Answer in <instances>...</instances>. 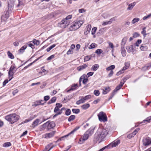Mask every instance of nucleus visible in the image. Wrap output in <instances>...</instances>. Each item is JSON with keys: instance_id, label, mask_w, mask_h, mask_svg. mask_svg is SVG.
<instances>
[{"instance_id": "1", "label": "nucleus", "mask_w": 151, "mask_h": 151, "mask_svg": "<svg viewBox=\"0 0 151 151\" xmlns=\"http://www.w3.org/2000/svg\"><path fill=\"white\" fill-rule=\"evenodd\" d=\"M19 116L15 114H11L5 116V119L11 124H13L19 119Z\"/></svg>"}, {"instance_id": "2", "label": "nucleus", "mask_w": 151, "mask_h": 151, "mask_svg": "<svg viewBox=\"0 0 151 151\" xmlns=\"http://www.w3.org/2000/svg\"><path fill=\"white\" fill-rule=\"evenodd\" d=\"M93 130L88 129L86 131L83 135L82 137L80 139V144L83 143L86 140L89 136H91L93 133Z\"/></svg>"}, {"instance_id": "3", "label": "nucleus", "mask_w": 151, "mask_h": 151, "mask_svg": "<svg viewBox=\"0 0 151 151\" xmlns=\"http://www.w3.org/2000/svg\"><path fill=\"white\" fill-rule=\"evenodd\" d=\"M83 20H78L74 21L73 22L70 27V30L73 31L78 29L84 23Z\"/></svg>"}, {"instance_id": "4", "label": "nucleus", "mask_w": 151, "mask_h": 151, "mask_svg": "<svg viewBox=\"0 0 151 151\" xmlns=\"http://www.w3.org/2000/svg\"><path fill=\"white\" fill-rule=\"evenodd\" d=\"M71 18L72 15H69L63 19L60 23V27L63 28H65L70 23V21L69 19Z\"/></svg>"}, {"instance_id": "5", "label": "nucleus", "mask_w": 151, "mask_h": 151, "mask_svg": "<svg viewBox=\"0 0 151 151\" xmlns=\"http://www.w3.org/2000/svg\"><path fill=\"white\" fill-rule=\"evenodd\" d=\"M16 71V68L15 66L12 65L10 69L8 72L9 78V81H10L14 77V74L15 73Z\"/></svg>"}, {"instance_id": "6", "label": "nucleus", "mask_w": 151, "mask_h": 151, "mask_svg": "<svg viewBox=\"0 0 151 151\" xmlns=\"http://www.w3.org/2000/svg\"><path fill=\"white\" fill-rule=\"evenodd\" d=\"M124 84V83L121 82L117 86L116 88L114 90L113 92L112 93L111 96L109 99V100H110L115 95V93H116L118 91L120 90L123 86Z\"/></svg>"}, {"instance_id": "7", "label": "nucleus", "mask_w": 151, "mask_h": 151, "mask_svg": "<svg viewBox=\"0 0 151 151\" xmlns=\"http://www.w3.org/2000/svg\"><path fill=\"white\" fill-rule=\"evenodd\" d=\"M143 142L144 145L145 146L149 145L151 144V141L149 137H147L143 140Z\"/></svg>"}, {"instance_id": "8", "label": "nucleus", "mask_w": 151, "mask_h": 151, "mask_svg": "<svg viewBox=\"0 0 151 151\" xmlns=\"http://www.w3.org/2000/svg\"><path fill=\"white\" fill-rule=\"evenodd\" d=\"M45 124L47 125V127L48 129H50L53 128L55 127V123L53 122H47Z\"/></svg>"}, {"instance_id": "9", "label": "nucleus", "mask_w": 151, "mask_h": 151, "mask_svg": "<svg viewBox=\"0 0 151 151\" xmlns=\"http://www.w3.org/2000/svg\"><path fill=\"white\" fill-rule=\"evenodd\" d=\"M91 28V27L90 24H88L86 26V27L85 29V31L84 33V34L85 35H87L89 33Z\"/></svg>"}, {"instance_id": "10", "label": "nucleus", "mask_w": 151, "mask_h": 151, "mask_svg": "<svg viewBox=\"0 0 151 151\" xmlns=\"http://www.w3.org/2000/svg\"><path fill=\"white\" fill-rule=\"evenodd\" d=\"M99 120L101 122L104 121V113L103 111H101L98 115Z\"/></svg>"}, {"instance_id": "11", "label": "nucleus", "mask_w": 151, "mask_h": 151, "mask_svg": "<svg viewBox=\"0 0 151 151\" xmlns=\"http://www.w3.org/2000/svg\"><path fill=\"white\" fill-rule=\"evenodd\" d=\"M40 120L39 119H37L35 120L32 124V127L34 128L35 127L40 124Z\"/></svg>"}, {"instance_id": "12", "label": "nucleus", "mask_w": 151, "mask_h": 151, "mask_svg": "<svg viewBox=\"0 0 151 151\" xmlns=\"http://www.w3.org/2000/svg\"><path fill=\"white\" fill-rule=\"evenodd\" d=\"M120 143V140H115L111 143V147H115L117 146Z\"/></svg>"}, {"instance_id": "13", "label": "nucleus", "mask_w": 151, "mask_h": 151, "mask_svg": "<svg viewBox=\"0 0 151 151\" xmlns=\"http://www.w3.org/2000/svg\"><path fill=\"white\" fill-rule=\"evenodd\" d=\"M44 101L42 100H40L37 101L35 103L34 105L35 106H36L40 105H44L45 102H43Z\"/></svg>"}, {"instance_id": "14", "label": "nucleus", "mask_w": 151, "mask_h": 151, "mask_svg": "<svg viewBox=\"0 0 151 151\" xmlns=\"http://www.w3.org/2000/svg\"><path fill=\"white\" fill-rule=\"evenodd\" d=\"M88 65L86 64H84L82 65H81L79 67H78L77 69L79 71H81L85 68H86L87 67Z\"/></svg>"}, {"instance_id": "15", "label": "nucleus", "mask_w": 151, "mask_h": 151, "mask_svg": "<svg viewBox=\"0 0 151 151\" xmlns=\"http://www.w3.org/2000/svg\"><path fill=\"white\" fill-rule=\"evenodd\" d=\"M127 40V37H124L122 40L121 42V47H124L126 42Z\"/></svg>"}, {"instance_id": "16", "label": "nucleus", "mask_w": 151, "mask_h": 151, "mask_svg": "<svg viewBox=\"0 0 151 151\" xmlns=\"http://www.w3.org/2000/svg\"><path fill=\"white\" fill-rule=\"evenodd\" d=\"M135 4L134 2L131 3L129 4L128 6L127 9V10H130L132 9L133 7L135 5Z\"/></svg>"}, {"instance_id": "17", "label": "nucleus", "mask_w": 151, "mask_h": 151, "mask_svg": "<svg viewBox=\"0 0 151 151\" xmlns=\"http://www.w3.org/2000/svg\"><path fill=\"white\" fill-rule=\"evenodd\" d=\"M126 49L128 52H130L133 50V46L132 45L127 46L126 47Z\"/></svg>"}, {"instance_id": "18", "label": "nucleus", "mask_w": 151, "mask_h": 151, "mask_svg": "<svg viewBox=\"0 0 151 151\" xmlns=\"http://www.w3.org/2000/svg\"><path fill=\"white\" fill-rule=\"evenodd\" d=\"M51 145V144H49L46 146L43 151H49L53 147V146H51L50 147Z\"/></svg>"}, {"instance_id": "19", "label": "nucleus", "mask_w": 151, "mask_h": 151, "mask_svg": "<svg viewBox=\"0 0 151 151\" xmlns=\"http://www.w3.org/2000/svg\"><path fill=\"white\" fill-rule=\"evenodd\" d=\"M85 102L83 99V97H81V99L76 102V104L77 105H79Z\"/></svg>"}, {"instance_id": "20", "label": "nucleus", "mask_w": 151, "mask_h": 151, "mask_svg": "<svg viewBox=\"0 0 151 151\" xmlns=\"http://www.w3.org/2000/svg\"><path fill=\"white\" fill-rule=\"evenodd\" d=\"M9 16H6L5 14H4L2 16L1 20L2 21H6L8 18H9Z\"/></svg>"}, {"instance_id": "21", "label": "nucleus", "mask_w": 151, "mask_h": 151, "mask_svg": "<svg viewBox=\"0 0 151 151\" xmlns=\"http://www.w3.org/2000/svg\"><path fill=\"white\" fill-rule=\"evenodd\" d=\"M121 51L122 56L123 57L125 56L126 55V52L124 48V47H121Z\"/></svg>"}, {"instance_id": "22", "label": "nucleus", "mask_w": 151, "mask_h": 151, "mask_svg": "<svg viewBox=\"0 0 151 151\" xmlns=\"http://www.w3.org/2000/svg\"><path fill=\"white\" fill-rule=\"evenodd\" d=\"M54 135V132H52L50 133L47 134H45V137L50 138L52 137Z\"/></svg>"}, {"instance_id": "23", "label": "nucleus", "mask_w": 151, "mask_h": 151, "mask_svg": "<svg viewBox=\"0 0 151 151\" xmlns=\"http://www.w3.org/2000/svg\"><path fill=\"white\" fill-rule=\"evenodd\" d=\"M77 87H78L77 84H74L73 86H72V87H71V88L70 89H69V90H68L67 91V92H68L70 91L75 90V89H76Z\"/></svg>"}, {"instance_id": "24", "label": "nucleus", "mask_w": 151, "mask_h": 151, "mask_svg": "<svg viewBox=\"0 0 151 151\" xmlns=\"http://www.w3.org/2000/svg\"><path fill=\"white\" fill-rule=\"evenodd\" d=\"M56 99V98L55 97H52L51 99L48 102V104H50L52 103H54Z\"/></svg>"}, {"instance_id": "25", "label": "nucleus", "mask_w": 151, "mask_h": 151, "mask_svg": "<svg viewBox=\"0 0 151 151\" xmlns=\"http://www.w3.org/2000/svg\"><path fill=\"white\" fill-rule=\"evenodd\" d=\"M11 11L9 10V8L6 9L4 12V14L6 16H9V14L11 12Z\"/></svg>"}, {"instance_id": "26", "label": "nucleus", "mask_w": 151, "mask_h": 151, "mask_svg": "<svg viewBox=\"0 0 151 151\" xmlns=\"http://www.w3.org/2000/svg\"><path fill=\"white\" fill-rule=\"evenodd\" d=\"M90 106V105L89 104H87L83 105L81 106L82 108L84 109H86L88 108Z\"/></svg>"}, {"instance_id": "27", "label": "nucleus", "mask_w": 151, "mask_h": 151, "mask_svg": "<svg viewBox=\"0 0 151 151\" xmlns=\"http://www.w3.org/2000/svg\"><path fill=\"white\" fill-rule=\"evenodd\" d=\"M99 66L98 64H95L93 65L91 68V70H93L94 71H95L98 69Z\"/></svg>"}, {"instance_id": "28", "label": "nucleus", "mask_w": 151, "mask_h": 151, "mask_svg": "<svg viewBox=\"0 0 151 151\" xmlns=\"http://www.w3.org/2000/svg\"><path fill=\"white\" fill-rule=\"evenodd\" d=\"M79 127H76L73 130H72V131H71L68 134L65 136V137H68L69 135L73 133L74 132H76L78 129H79Z\"/></svg>"}, {"instance_id": "29", "label": "nucleus", "mask_w": 151, "mask_h": 151, "mask_svg": "<svg viewBox=\"0 0 151 151\" xmlns=\"http://www.w3.org/2000/svg\"><path fill=\"white\" fill-rule=\"evenodd\" d=\"M82 76H83L84 78H83L82 79H83V84H85L88 81V79L87 78H86V75H83Z\"/></svg>"}, {"instance_id": "30", "label": "nucleus", "mask_w": 151, "mask_h": 151, "mask_svg": "<svg viewBox=\"0 0 151 151\" xmlns=\"http://www.w3.org/2000/svg\"><path fill=\"white\" fill-rule=\"evenodd\" d=\"M27 47V45H24L22 46L19 50V52H23L24 50H25Z\"/></svg>"}, {"instance_id": "31", "label": "nucleus", "mask_w": 151, "mask_h": 151, "mask_svg": "<svg viewBox=\"0 0 151 151\" xmlns=\"http://www.w3.org/2000/svg\"><path fill=\"white\" fill-rule=\"evenodd\" d=\"M115 68V66L114 65H112L108 67L106 69L107 71H109L110 70H112L113 69H114Z\"/></svg>"}, {"instance_id": "32", "label": "nucleus", "mask_w": 151, "mask_h": 151, "mask_svg": "<svg viewBox=\"0 0 151 151\" xmlns=\"http://www.w3.org/2000/svg\"><path fill=\"white\" fill-rule=\"evenodd\" d=\"M11 143L9 142H6L3 144V146L4 147H7L11 146Z\"/></svg>"}, {"instance_id": "33", "label": "nucleus", "mask_w": 151, "mask_h": 151, "mask_svg": "<svg viewBox=\"0 0 151 151\" xmlns=\"http://www.w3.org/2000/svg\"><path fill=\"white\" fill-rule=\"evenodd\" d=\"M75 116L74 115H72L70 116L69 118L68 119V120L69 122H71L74 119H75Z\"/></svg>"}, {"instance_id": "34", "label": "nucleus", "mask_w": 151, "mask_h": 151, "mask_svg": "<svg viewBox=\"0 0 151 151\" xmlns=\"http://www.w3.org/2000/svg\"><path fill=\"white\" fill-rule=\"evenodd\" d=\"M103 52V50H102L100 49H98L96 50L95 53L97 54L98 55H99Z\"/></svg>"}, {"instance_id": "35", "label": "nucleus", "mask_w": 151, "mask_h": 151, "mask_svg": "<svg viewBox=\"0 0 151 151\" xmlns=\"http://www.w3.org/2000/svg\"><path fill=\"white\" fill-rule=\"evenodd\" d=\"M110 124L107 127H106L104 129V134H106L105 133H106V134H108V132L109 131V130L110 129Z\"/></svg>"}, {"instance_id": "36", "label": "nucleus", "mask_w": 151, "mask_h": 151, "mask_svg": "<svg viewBox=\"0 0 151 151\" xmlns=\"http://www.w3.org/2000/svg\"><path fill=\"white\" fill-rule=\"evenodd\" d=\"M97 45L95 43H92L89 46V49H92L94 48L97 46Z\"/></svg>"}, {"instance_id": "37", "label": "nucleus", "mask_w": 151, "mask_h": 151, "mask_svg": "<svg viewBox=\"0 0 151 151\" xmlns=\"http://www.w3.org/2000/svg\"><path fill=\"white\" fill-rule=\"evenodd\" d=\"M56 46L55 44H53L51 46L49 47L46 50L47 52H49L50 50L52 49L54 47Z\"/></svg>"}, {"instance_id": "38", "label": "nucleus", "mask_w": 151, "mask_h": 151, "mask_svg": "<svg viewBox=\"0 0 151 151\" xmlns=\"http://www.w3.org/2000/svg\"><path fill=\"white\" fill-rule=\"evenodd\" d=\"M139 20V19L137 18H135L133 19L132 21V24H134L135 23L137 22Z\"/></svg>"}, {"instance_id": "39", "label": "nucleus", "mask_w": 151, "mask_h": 151, "mask_svg": "<svg viewBox=\"0 0 151 151\" xmlns=\"http://www.w3.org/2000/svg\"><path fill=\"white\" fill-rule=\"evenodd\" d=\"M110 88L109 87H106L105 88L104 90V94L107 93L108 92L110 91Z\"/></svg>"}, {"instance_id": "40", "label": "nucleus", "mask_w": 151, "mask_h": 151, "mask_svg": "<svg viewBox=\"0 0 151 151\" xmlns=\"http://www.w3.org/2000/svg\"><path fill=\"white\" fill-rule=\"evenodd\" d=\"M91 56H86L84 57V60L85 61H88L91 59Z\"/></svg>"}, {"instance_id": "41", "label": "nucleus", "mask_w": 151, "mask_h": 151, "mask_svg": "<svg viewBox=\"0 0 151 151\" xmlns=\"http://www.w3.org/2000/svg\"><path fill=\"white\" fill-rule=\"evenodd\" d=\"M129 64L128 63H125V66L122 69L123 70H124L127 69L129 67Z\"/></svg>"}, {"instance_id": "42", "label": "nucleus", "mask_w": 151, "mask_h": 151, "mask_svg": "<svg viewBox=\"0 0 151 151\" xmlns=\"http://www.w3.org/2000/svg\"><path fill=\"white\" fill-rule=\"evenodd\" d=\"M146 29V27H144L143 29H142V31L141 32V33L144 36V37H145L146 35H147L146 34V31H145V29Z\"/></svg>"}, {"instance_id": "43", "label": "nucleus", "mask_w": 151, "mask_h": 151, "mask_svg": "<svg viewBox=\"0 0 151 151\" xmlns=\"http://www.w3.org/2000/svg\"><path fill=\"white\" fill-rule=\"evenodd\" d=\"M72 111L73 113L78 114L80 112V109H73Z\"/></svg>"}, {"instance_id": "44", "label": "nucleus", "mask_w": 151, "mask_h": 151, "mask_svg": "<svg viewBox=\"0 0 151 151\" xmlns=\"http://www.w3.org/2000/svg\"><path fill=\"white\" fill-rule=\"evenodd\" d=\"M32 42L35 44L37 45H38L40 44V41L38 40H37L36 39H34L32 41Z\"/></svg>"}, {"instance_id": "45", "label": "nucleus", "mask_w": 151, "mask_h": 151, "mask_svg": "<svg viewBox=\"0 0 151 151\" xmlns=\"http://www.w3.org/2000/svg\"><path fill=\"white\" fill-rule=\"evenodd\" d=\"M139 128H137L131 134V135H132L133 137H134V136L136 135L137 132L139 130Z\"/></svg>"}, {"instance_id": "46", "label": "nucleus", "mask_w": 151, "mask_h": 151, "mask_svg": "<svg viewBox=\"0 0 151 151\" xmlns=\"http://www.w3.org/2000/svg\"><path fill=\"white\" fill-rule=\"evenodd\" d=\"M7 54L9 58L11 59H13L14 58V56L9 51H8L7 52Z\"/></svg>"}, {"instance_id": "47", "label": "nucleus", "mask_w": 151, "mask_h": 151, "mask_svg": "<svg viewBox=\"0 0 151 151\" xmlns=\"http://www.w3.org/2000/svg\"><path fill=\"white\" fill-rule=\"evenodd\" d=\"M32 41H31L30 42H28L27 43V45L29 46V47H30L32 49L34 48H35L34 47V45L32 44L31 43V42Z\"/></svg>"}, {"instance_id": "48", "label": "nucleus", "mask_w": 151, "mask_h": 151, "mask_svg": "<svg viewBox=\"0 0 151 151\" xmlns=\"http://www.w3.org/2000/svg\"><path fill=\"white\" fill-rule=\"evenodd\" d=\"M147 47L146 46H141L140 47V49L142 51H145L147 50Z\"/></svg>"}, {"instance_id": "49", "label": "nucleus", "mask_w": 151, "mask_h": 151, "mask_svg": "<svg viewBox=\"0 0 151 151\" xmlns=\"http://www.w3.org/2000/svg\"><path fill=\"white\" fill-rule=\"evenodd\" d=\"M91 97V96L90 95H88L85 96L84 97H83V99L85 102V101L88 100Z\"/></svg>"}, {"instance_id": "50", "label": "nucleus", "mask_w": 151, "mask_h": 151, "mask_svg": "<svg viewBox=\"0 0 151 151\" xmlns=\"http://www.w3.org/2000/svg\"><path fill=\"white\" fill-rule=\"evenodd\" d=\"M151 120V116L148 117L145 119L143 121V123H145V122H146V121L149 122Z\"/></svg>"}, {"instance_id": "51", "label": "nucleus", "mask_w": 151, "mask_h": 151, "mask_svg": "<svg viewBox=\"0 0 151 151\" xmlns=\"http://www.w3.org/2000/svg\"><path fill=\"white\" fill-rule=\"evenodd\" d=\"M141 42L142 40H138L135 43V45L137 46H139V45L141 43Z\"/></svg>"}, {"instance_id": "52", "label": "nucleus", "mask_w": 151, "mask_h": 151, "mask_svg": "<svg viewBox=\"0 0 151 151\" xmlns=\"http://www.w3.org/2000/svg\"><path fill=\"white\" fill-rule=\"evenodd\" d=\"M73 51L71 49H70L69 50L67 51V54L68 55H69L70 54H73Z\"/></svg>"}, {"instance_id": "53", "label": "nucleus", "mask_w": 151, "mask_h": 151, "mask_svg": "<svg viewBox=\"0 0 151 151\" xmlns=\"http://www.w3.org/2000/svg\"><path fill=\"white\" fill-rule=\"evenodd\" d=\"M94 94L96 96H98L99 94V91L98 90H95L94 91Z\"/></svg>"}, {"instance_id": "54", "label": "nucleus", "mask_w": 151, "mask_h": 151, "mask_svg": "<svg viewBox=\"0 0 151 151\" xmlns=\"http://www.w3.org/2000/svg\"><path fill=\"white\" fill-rule=\"evenodd\" d=\"M71 113V111L70 109H68L65 112V114L67 115L68 116Z\"/></svg>"}, {"instance_id": "55", "label": "nucleus", "mask_w": 151, "mask_h": 151, "mask_svg": "<svg viewBox=\"0 0 151 151\" xmlns=\"http://www.w3.org/2000/svg\"><path fill=\"white\" fill-rule=\"evenodd\" d=\"M109 44V47H111V49H113L114 48V46L113 44L110 42H108Z\"/></svg>"}, {"instance_id": "56", "label": "nucleus", "mask_w": 151, "mask_h": 151, "mask_svg": "<svg viewBox=\"0 0 151 151\" xmlns=\"http://www.w3.org/2000/svg\"><path fill=\"white\" fill-rule=\"evenodd\" d=\"M32 119H33V118H31L30 117V118H29V119H26L24 122H22V123H23L28 122L32 120Z\"/></svg>"}, {"instance_id": "57", "label": "nucleus", "mask_w": 151, "mask_h": 151, "mask_svg": "<svg viewBox=\"0 0 151 151\" xmlns=\"http://www.w3.org/2000/svg\"><path fill=\"white\" fill-rule=\"evenodd\" d=\"M151 17V13L150 14H149L148 15L144 17L143 18V20H145L146 19L150 18Z\"/></svg>"}, {"instance_id": "58", "label": "nucleus", "mask_w": 151, "mask_h": 151, "mask_svg": "<svg viewBox=\"0 0 151 151\" xmlns=\"http://www.w3.org/2000/svg\"><path fill=\"white\" fill-rule=\"evenodd\" d=\"M13 6V5L12 4H10L9 2H8V6L9 8V10L11 11V10L12 9V7Z\"/></svg>"}, {"instance_id": "59", "label": "nucleus", "mask_w": 151, "mask_h": 151, "mask_svg": "<svg viewBox=\"0 0 151 151\" xmlns=\"http://www.w3.org/2000/svg\"><path fill=\"white\" fill-rule=\"evenodd\" d=\"M139 34L137 32H135L133 34V37L134 38H136L139 37Z\"/></svg>"}, {"instance_id": "60", "label": "nucleus", "mask_w": 151, "mask_h": 151, "mask_svg": "<svg viewBox=\"0 0 151 151\" xmlns=\"http://www.w3.org/2000/svg\"><path fill=\"white\" fill-rule=\"evenodd\" d=\"M93 74V72H89L87 74L86 76V77H89L90 76H92V75Z\"/></svg>"}, {"instance_id": "61", "label": "nucleus", "mask_w": 151, "mask_h": 151, "mask_svg": "<svg viewBox=\"0 0 151 151\" xmlns=\"http://www.w3.org/2000/svg\"><path fill=\"white\" fill-rule=\"evenodd\" d=\"M96 29H97L96 27H94L92 29L91 33L92 35H93L95 34Z\"/></svg>"}, {"instance_id": "62", "label": "nucleus", "mask_w": 151, "mask_h": 151, "mask_svg": "<svg viewBox=\"0 0 151 151\" xmlns=\"http://www.w3.org/2000/svg\"><path fill=\"white\" fill-rule=\"evenodd\" d=\"M116 20V17H113L110 19V20H109V23H111L113 21H115Z\"/></svg>"}, {"instance_id": "63", "label": "nucleus", "mask_w": 151, "mask_h": 151, "mask_svg": "<svg viewBox=\"0 0 151 151\" xmlns=\"http://www.w3.org/2000/svg\"><path fill=\"white\" fill-rule=\"evenodd\" d=\"M50 99V97L48 96H46L44 97V100L46 101Z\"/></svg>"}, {"instance_id": "64", "label": "nucleus", "mask_w": 151, "mask_h": 151, "mask_svg": "<svg viewBox=\"0 0 151 151\" xmlns=\"http://www.w3.org/2000/svg\"><path fill=\"white\" fill-rule=\"evenodd\" d=\"M114 73V72L112 70H111L110 71L108 75V76L109 77H110Z\"/></svg>"}]
</instances>
